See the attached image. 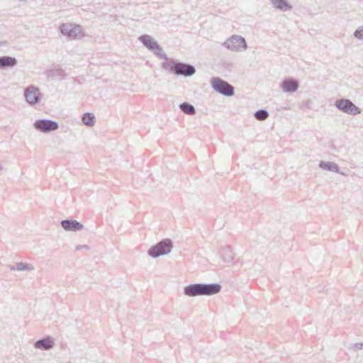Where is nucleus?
<instances>
[{
  "label": "nucleus",
  "instance_id": "nucleus-1",
  "mask_svg": "<svg viewBox=\"0 0 363 363\" xmlns=\"http://www.w3.org/2000/svg\"><path fill=\"white\" fill-rule=\"evenodd\" d=\"M162 67L176 75H182L184 77L192 76L196 72V69L193 65L178 62L173 59L163 62Z\"/></svg>",
  "mask_w": 363,
  "mask_h": 363
},
{
  "label": "nucleus",
  "instance_id": "nucleus-2",
  "mask_svg": "<svg viewBox=\"0 0 363 363\" xmlns=\"http://www.w3.org/2000/svg\"><path fill=\"white\" fill-rule=\"evenodd\" d=\"M173 247V243L170 239H163L148 250V255L157 258L162 255L169 254Z\"/></svg>",
  "mask_w": 363,
  "mask_h": 363
},
{
  "label": "nucleus",
  "instance_id": "nucleus-3",
  "mask_svg": "<svg viewBox=\"0 0 363 363\" xmlns=\"http://www.w3.org/2000/svg\"><path fill=\"white\" fill-rule=\"evenodd\" d=\"M222 45L232 52H242L247 48L245 39L241 35H233L228 38Z\"/></svg>",
  "mask_w": 363,
  "mask_h": 363
},
{
  "label": "nucleus",
  "instance_id": "nucleus-4",
  "mask_svg": "<svg viewBox=\"0 0 363 363\" xmlns=\"http://www.w3.org/2000/svg\"><path fill=\"white\" fill-rule=\"evenodd\" d=\"M211 84L216 92L223 96H233L235 94L234 86L219 77H212Z\"/></svg>",
  "mask_w": 363,
  "mask_h": 363
},
{
  "label": "nucleus",
  "instance_id": "nucleus-5",
  "mask_svg": "<svg viewBox=\"0 0 363 363\" xmlns=\"http://www.w3.org/2000/svg\"><path fill=\"white\" fill-rule=\"evenodd\" d=\"M335 106L338 110L347 114L356 116L361 113V109L347 99H337L335 102Z\"/></svg>",
  "mask_w": 363,
  "mask_h": 363
},
{
  "label": "nucleus",
  "instance_id": "nucleus-6",
  "mask_svg": "<svg viewBox=\"0 0 363 363\" xmlns=\"http://www.w3.org/2000/svg\"><path fill=\"white\" fill-rule=\"evenodd\" d=\"M60 29L62 35L69 38L76 39L83 36L80 26L75 24L63 23L60 26Z\"/></svg>",
  "mask_w": 363,
  "mask_h": 363
},
{
  "label": "nucleus",
  "instance_id": "nucleus-7",
  "mask_svg": "<svg viewBox=\"0 0 363 363\" xmlns=\"http://www.w3.org/2000/svg\"><path fill=\"white\" fill-rule=\"evenodd\" d=\"M33 125L37 130L43 133H50L59 128L57 122L49 119L37 120Z\"/></svg>",
  "mask_w": 363,
  "mask_h": 363
},
{
  "label": "nucleus",
  "instance_id": "nucleus-8",
  "mask_svg": "<svg viewBox=\"0 0 363 363\" xmlns=\"http://www.w3.org/2000/svg\"><path fill=\"white\" fill-rule=\"evenodd\" d=\"M24 96L26 102L30 105L38 104L41 99L40 90L34 85H30L25 89Z\"/></svg>",
  "mask_w": 363,
  "mask_h": 363
},
{
  "label": "nucleus",
  "instance_id": "nucleus-9",
  "mask_svg": "<svg viewBox=\"0 0 363 363\" xmlns=\"http://www.w3.org/2000/svg\"><path fill=\"white\" fill-rule=\"evenodd\" d=\"M299 87V82L292 77L284 79L281 84V88L285 93H294Z\"/></svg>",
  "mask_w": 363,
  "mask_h": 363
},
{
  "label": "nucleus",
  "instance_id": "nucleus-10",
  "mask_svg": "<svg viewBox=\"0 0 363 363\" xmlns=\"http://www.w3.org/2000/svg\"><path fill=\"white\" fill-rule=\"evenodd\" d=\"M184 294L189 297L203 296L201 283L191 284L184 286Z\"/></svg>",
  "mask_w": 363,
  "mask_h": 363
},
{
  "label": "nucleus",
  "instance_id": "nucleus-11",
  "mask_svg": "<svg viewBox=\"0 0 363 363\" xmlns=\"http://www.w3.org/2000/svg\"><path fill=\"white\" fill-rule=\"evenodd\" d=\"M62 228L66 231L77 232L83 229V225L76 220L66 219L60 223Z\"/></svg>",
  "mask_w": 363,
  "mask_h": 363
},
{
  "label": "nucleus",
  "instance_id": "nucleus-12",
  "mask_svg": "<svg viewBox=\"0 0 363 363\" xmlns=\"http://www.w3.org/2000/svg\"><path fill=\"white\" fill-rule=\"evenodd\" d=\"M54 345V340L50 336H46L39 339L34 343L35 348L41 350H49L52 349Z\"/></svg>",
  "mask_w": 363,
  "mask_h": 363
},
{
  "label": "nucleus",
  "instance_id": "nucleus-13",
  "mask_svg": "<svg viewBox=\"0 0 363 363\" xmlns=\"http://www.w3.org/2000/svg\"><path fill=\"white\" fill-rule=\"evenodd\" d=\"M138 40L150 51L158 50L160 48L158 43L149 35L143 34L138 38Z\"/></svg>",
  "mask_w": 363,
  "mask_h": 363
},
{
  "label": "nucleus",
  "instance_id": "nucleus-14",
  "mask_svg": "<svg viewBox=\"0 0 363 363\" xmlns=\"http://www.w3.org/2000/svg\"><path fill=\"white\" fill-rule=\"evenodd\" d=\"M202 293L203 296H213L218 294L222 289L220 284L217 283H211V284H202Z\"/></svg>",
  "mask_w": 363,
  "mask_h": 363
},
{
  "label": "nucleus",
  "instance_id": "nucleus-15",
  "mask_svg": "<svg viewBox=\"0 0 363 363\" xmlns=\"http://www.w3.org/2000/svg\"><path fill=\"white\" fill-rule=\"evenodd\" d=\"M45 75L48 79H62L65 77V71L57 67L50 69L45 72Z\"/></svg>",
  "mask_w": 363,
  "mask_h": 363
},
{
  "label": "nucleus",
  "instance_id": "nucleus-16",
  "mask_svg": "<svg viewBox=\"0 0 363 363\" xmlns=\"http://www.w3.org/2000/svg\"><path fill=\"white\" fill-rule=\"evenodd\" d=\"M18 63V60L11 56H2L0 57V69H6L8 68H13Z\"/></svg>",
  "mask_w": 363,
  "mask_h": 363
},
{
  "label": "nucleus",
  "instance_id": "nucleus-17",
  "mask_svg": "<svg viewBox=\"0 0 363 363\" xmlns=\"http://www.w3.org/2000/svg\"><path fill=\"white\" fill-rule=\"evenodd\" d=\"M318 166L324 170L336 172L341 175H345L343 172L340 171L339 166L333 162L320 161Z\"/></svg>",
  "mask_w": 363,
  "mask_h": 363
},
{
  "label": "nucleus",
  "instance_id": "nucleus-18",
  "mask_svg": "<svg viewBox=\"0 0 363 363\" xmlns=\"http://www.w3.org/2000/svg\"><path fill=\"white\" fill-rule=\"evenodd\" d=\"M274 7L283 11H288L292 9V6L286 0H270Z\"/></svg>",
  "mask_w": 363,
  "mask_h": 363
},
{
  "label": "nucleus",
  "instance_id": "nucleus-19",
  "mask_svg": "<svg viewBox=\"0 0 363 363\" xmlns=\"http://www.w3.org/2000/svg\"><path fill=\"white\" fill-rule=\"evenodd\" d=\"M8 267L11 271H33L34 267L26 262H16L13 265H9Z\"/></svg>",
  "mask_w": 363,
  "mask_h": 363
},
{
  "label": "nucleus",
  "instance_id": "nucleus-20",
  "mask_svg": "<svg viewBox=\"0 0 363 363\" xmlns=\"http://www.w3.org/2000/svg\"><path fill=\"white\" fill-rule=\"evenodd\" d=\"M220 257L225 263L228 264L231 262L233 259V251L231 248L229 246L221 248L220 250Z\"/></svg>",
  "mask_w": 363,
  "mask_h": 363
},
{
  "label": "nucleus",
  "instance_id": "nucleus-21",
  "mask_svg": "<svg viewBox=\"0 0 363 363\" xmlns=\"http://www.w3.org/2000/svg\"><path fill=\"white\" fill-rule=\"evenodd\" d=\"M180 110L186 114L193 115L196 113V109L194 106L188 103V102H183L179 105Z\"/></svg>",
  "mask_w": 363,
  "mask_h": 363
},
{
  "label": "nucleus",
  "instance_id": "nucleus-22",
  "mask_svg": "<svg viewBox=\"0 0 363 363\" xmlns=\"http://www.w3.org/2000/svg\"><path fill=\"white\" fill-rule=\"evenodd\" d=\"M82 122L87 126H93L95 124V117L91 113H85L82 116Z\"/></svg>",
  "mask_w": 363,
  "mask_h": 363
},
{
  "label": "nucleus",
  "instance_id": "nucleus-23",
  "mask_svg": "<svg viewBox=\"0 0 363 363\" xmlns=\"http://www.w3.org/2000/svg\"><path fill=\"white\" fill-rule=\"evenodd\" d=\"M269 116L268 111L266 109H259L255 113V117L259 121H263Z\"/></svg>",
  "mask_w": 363,
  "mask_h": 363
},
{
  "label": "nucleus",
  "instance_id": "nucleus-24",
  "mask_svg": "<svg viewBox=\"0 0 363 363\" xmlns=\"http://www.w3.org/2000/svg\"><path fill=\"white\" fill-rule=\"evenodd\" d=\"M160 59L164 60L165 61L169 60L166 53L163 52L162 47L160 45L158 50H151Z\"/></svg>",
  "mask_w": 363,
  "mask_h": 363
},
{
  "label": "nucleus",
  "instance_id": "nucleus-25",
  "mask_svg": "<svg viewBox=\"0 0 363 363\" xmlns=\"http://www.w3.org/2000/svg\"><path fill=\"white\" fill-rule=\"evenodd\" d=\"M354 36L359 40H363V27L357 28L354 33Z\"/></svg>",
  "mask_w": 363,
  "mask_h": 363
},
{
  "label": "nucleus",
  "instance_id": "nucleus-26",
  "mask_svg": "<svg viewBox=\"0 0 363 363\" xmlns=\"http://www.w3.org/2000/svg\"><path fill=\"white\" fill-rule=\"evenodd\" d=\"M354 348L357 350L363 349V342H357L354 344Z\"/></svg>",
  "mask_w": 363,
  "mask_h": 363
},
{
  "label": "nucleus",
  "instance_id": "nucleus-27",
  "mask_svg": "<svg viewBox=\"0 0 363 363\" xmlns=\"http://www.w3.org/2000/svg\"><path fill=\"white\" fill-rule=\"evenodd\" d=\"M86 249V250H89V247L86 245H77L76 246V250H79L81 249Z\"/></svg>",
  "mask_w": 363,
  "mask_h": 363
}]
</instances>
